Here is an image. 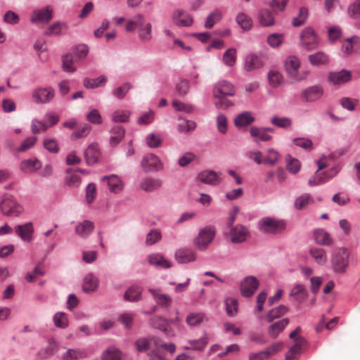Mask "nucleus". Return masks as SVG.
I'll use <instances>...</instances> for the list:
<instances>
[{"label": "nucleus", "instance_id": "8", "mask_svg": "<svg viewBox=\"0 0 360 360\" xmlns=\"http://www.w3.org/2000/svg\"><path fill=\"white\" fill-rule=\"evenodd\" d=\"M143 170L145 172L150 171H161L163 169V164L160 158L152 153L146 154L141 162Z\"/></svg>", "mask_w": 360, "mask_h": 360}, {"label": "nucleus", "instance_id": "11", "mask_svg": "<svg viewBox=\"0 0 360 360\" xmlns=\"http://www.w3.org/2000/svg\"><path fill=\"white\" fill-rule=\"evenodd\" d=\"M53 18V10L50 6L42 9L34 10L32 12L30 21L32 23L49 22Z\"/></svg>", "mask_w": 360, "mask_h": 360}, {"label": "nucleus", "instance_id": "57", "mask_svg": "<svg viewBox=\"0 0 360 360\" xmlns=\"http://www.w3.org/2000/svg\"><path fill=\"white\" fill-rule=\"evenodd\" d=\"M204 317L205 315L202 313H191L187 316L186 322L191 326H195L200 323Z\"/></svg>", "mask_w": 360, "mask_h": 360}, {"label": "nucleus", "instance_id": "23", "mask_svg": "<svg viewBox=\"0 0 360 360\" xmlns=\"http://www.w3.org/2000/svg\"><path fill=\"white\" fill-rule=\"evenodd\" d=\"M68 29V26L66 22L57 21L50 25L46 30L44 31V35L46 36H58L65 34Z\"/></svg>", "mask_w": 360, "mask_h": 360}, {"label": "nucleus", "instance_id": "17", "mask_svg": "<svg viewBox=\"0 0 360 360\" xmlns=\"http://www.w3.org/2000/svg\"><path fill=\"white\" fill-rule=\"evenodd\" d=\"M306 340L302 337H297L295 339L294 345H292L285 354V360H297L301 354L302 349L305 346Z\"/></svg>", "mask_w": 360, "mask_h": 360}, {"label": "nucleus", "instance_id": "64", "mask_svg": "<svg viewBox=\"0 0 360 360\" xmlns=\"http://www.w3.org/2000/svg\"><path fill=\"white\" fill-rule=\"evenodd\" d=\"M348 14L351 18H360V0L355 1L349 6Z\"/></svg>", "mask_w": 360, "mask_h": 360}, {"label": "nucleus", "instance_id": "47", "mask_svg": "<svg viewBox=\"0 0 360 360\" xmlns=\"http://www.w3.org/2000/svg\"><path fill=\"white\" fill-rule=\"evenodd\" d=\"M237 51L235 49H229L223 55L224 63L229 67H232L236 62Z\"/></svg>", "mask_w": 360, "mask_h": 360}, {"label": "nucleus", "instance_id": "29", "mask_svg": "<svg viewBox=\"0 0 360 360\" xmlns=\"http://www.w3.org/2000/svg\"><path fill=\"white\" fill-rule=\"evenodd\" d=\"M103 181H108V185L110 191L115 193H119L123 188L122 181L116 175H111L109 176H105L103 177Z\"/></svg>", "mask_w": 360, "mask_h": 360}, {"label": "nucleus", "instance_id": "61", "mask_svg": "<svg viewBox=\"0 0 360 360\" xmlns=\"http://www.w3.org/2000/svg\"><path fill=\"white\" fill-rule=\"evenodd\" d=\"M226 312L229 316H235L238 311V301L234 298H227L225 301Z\"/></svg>", "mask_w": 360, "mask_h": 360}, {"label": "nucleus", "instance_id": "24", "mask_svg": "<svg viewBox=\"0 0 360 360\" xmlns=\"http://www.w3.org/2000/svg\"><path fill=\"white\" fill-rule=\"evenodd\" d=\"M94 229V224L93 221L84 220L75 226V232L78 236L86 238L92 233Z\"/></svg>", "mask_w": 360, "mask_h": 360}, {"label": "nucleus", "instance_id": "19", "mask_svg": "<svg viewBox=\"0 0 360 360\" xmlns=\"http://www.w3.org/2000/svg\"><path fill=\"white\" fill-rule=\"evenodd\" d=\"M221 174L212 170H205L198 174V179L207 184L218 185L221 181Z\"/></svg>", "mask_w": 360, "mask_h": 360}, {"label": "nucleus", "instance_id": "38", "mask_svg": "<svg viewBox=\"0 0 360 360\" xmlns=\"http://www.w3.org/2000/svg\"><path fill=\"white\" fill-rule=\"evenodd\" d=\"M255 120L250 112H244L239 114L234 120V124L236 127H245L250 124Z\"/></svg>", "mask_w": 360, "mask_h": 360}, {"label": "nucleus", "instance_id": "55", "mask_svg": "<svg viewBox=\"0 0 360 360\" xmlns=\"http://www.w3.org/2000/svg\"><path fill=\"white\" fill-rule=\"evenodd\" d=\"M53 322L56 327L65 328L68 326L67 315L63 312H58L53 316Z\"/></svg>", "mask_w": 360, "mask_h": 360}, {"label": "nucleus", "instance_id": "22", "mask_svg": "<svg viewBox=\"0 0 360 360\" xmlns=\"http://www.w3.org/2000/svg\"><path fill=\"white\" fill-rule=\"evenodd\" d=\"M263 62L262 58L253 53L248 54L245 58L244 70L247 72L254 71L262 68Z\"/></svg>", "mask_w": 360, "mask_h": 360}, {"label": "nucleus", "instance_id": "42", "mask_svg": "<svg viewBox=\"0 0 360 360\" xmlns=\"http://www.w3.org/2000/svg\"><path fill=\"white\" fill-rule=\"evenodd\" d=\"M139 37L140 39L143 41H148L152 38L151 33V25L148 22L146 24H143L142 22L139 29Z\"/></svg>", "mask_w": 360, "mask_h": 360}, {"label": "nucleus", "instance_id": "18", "mask_svg": "<svg viewBox=\"0 0 360 360\" xmlns=\"http://www.w3.org/2000/svg\"><path fill=\"white\" fill-rule=\"evenodd\" d=\"M173 22L177 26L186 27L193 23V18L186 12L183 10L177 9L172 14Z\"/></svg>", "mask_w": 360, "mask_h": 360}, {"label": "nucleus", "instance_id": "63", "mask_svg": "<svg viewBox=\"0 0 360 360\" xmlns=\"http://www.w3.org/2000/svg\"><path fill=\"white\" fill-rule=\"evenodd\" d=\"M37 141V137L34 136H32L27 137L21 143L20 146L18 149V152H25L27 150L32 148Z\"/></svg>", "mask_w": 360, "mask_h": 360}, {"label": "nucleus", "instance_id": "31", "mask_svg": "<svg viewBox=\"0 0 360 360\" xmlns=\"http://www.w3.org/2000/svg\"><path fill=\"white\" fill-rule=\"evenodd\" d=\"M316 242L322 245H330L333 241L330 234L323 229H317L314 232Z\"/></svg>", "mask_w": 360, "mask_h": 360}, {"label": "nucleus", "instance_id": "3", "mask_svg": "<svg viewBox=\"0 0 360 360\" xmlns=\"http://www.w3.org/2000/svg\"><path fill=\"white\" fill-rule=\"evenodd\" d=\"M285 66L288 74L295 82H300L307 78V72H299L300 62L298 58L294 56L288 57Z\"/></svg>", "mask_w": 360, "mask_h": 360}, {"label": "nucleus", "instance_id": "6", "mask_svg": "<svg viewBox=\"0 0 360 360\" xmlns=\"http://www.w3.org/2000/svg\"><path fill=\"white\" fill-rule=\"evenodd\" d=\"M215 233L211 228H205L200 231L194 240L195 247L200 250H205L213 240Z\"/></svg>", "mask_w": 360, "mask_h": 360}, {"label": "nucleus", "instance_id": "41", "mask_svg": "<svg viewBox=\"0 0 360 360\" xmlns=\"http://www.w3.org/2000/svg\"><path fill=\"white\" fill-rule=\"evenodd\" d=\"M87 352L84 349H68L63 356V360H77L79 358H85Z\"/></svg>", "mask_w": 360, "mask_h": 360}, {"label": "nucleus", "instance_id": "39", "mask_svg": "<svg viewBox=\"0 0 360 360\" xmlns=\"http://www.w3.org/2000/svg\"><path fill=\"white\" fill-rule=\"evenodd\" d=\"M309 61L314 65H325L328 63L329 58L323 52H317L309 56Z\"/></svg>", "mask_w": 360, "mask_h": 360}, {"label": "nucleus", "instance_id": "54", "mask_svg": "<svg viewBox=\"0 0 360 360\" xmlns=\"http://www.w3.org/2000/svg\"><path fill=\"white\" fill-rule=\"evenodd\" d=\"M112 135L110 138V143L112 145L117 144L124 135V129L121 126H116L112 130Z\"/></svg>", "mask_w": 360, "mask_h": 360}, {"label": "nucleus", "instance_id": "5", "mask_svg": "<svg viewBox=\"0 0 360 360\" xmlns=\"http://www.w3.org/2000/svg\"><path fill=\"white\" fill-rule=\"evenodd\" d=\"M285 227L283 221L274 218H264L259 222V229L266 233L276 234L281 232Z\"/></svg>", "mask_w": 360, "mask_h": 360}, {"label": "nucleus", "instance_id": "4", "mask_svg": "<svg viewBox=\"0 0 360 360\" xmlns=\"http://www.w3.org/2000/svg\"><path fill=\"white\" fill-rule=\"evenodd\" d=\"M55 96V90L50 86L40 87L34 89L32 94L33 101L37 104L50 103Z\"/></svg>", "mask_w": 360, "mask_h": 360}, {"label": "nucleus", "instance_id": "12", "mask_svg": "<svg viewBox=\"0 0 360 360\" xmlns=\"http://www.w3.org/2000/svg\"><path fill=\"white\" fill-rule=\"evenodd\" d=\"M154 345L155 348L153 349V354H151L152 360H154L155 358H157L159 360H167L166 358L162 354L161 350L165 349L169 352L170 354H173L176 349L174 344L163 343L159 339L154 340Z\"/></svg>", "mask_w": 360, "mask_h": 360}, {"label": "nucleus", "instance_id": "34", "mask_svg": "<svg viewBox=\"0 0 360 360\" xmlns=\"http://www.w3.org/2000/svg\"><path fill=\"white\" fill-rule=\"evenodd\" d=\"M281 158L279 153L274 148H269L264 154V165L266 166L275 165Z\"/></svg>", "mask_w": 360, "mask_h": 360}, {"label": "nucleus", "instance_id": "9", "mask_svg": "<svg viewBox=\"0 0 360 360\" xmlns=\"http://www.w3.org/2000/svg\"><path fill=\"white\" fill-rule=\"evenodd\" d=\"M323 94V87L319 85H315L302 90L300 94V98L304 102H314L320 99Z\"/></svg>", "mask_w": 360, "mask_h": 360}, {"label": "nucleus", "instance_id": "48", "mask_svg": "<svg viewBox=\"0 0 360 360\" xmlns=\"http://www.w3.org/2000/svg\"><path fill=\"white\" fill-rule=\"evenodd\" d=\"M250 133L252 137L257 138L262 141H267L272 139V136L267 134L263 128L256 127H251Z\"/></svg>", "mask_w": 360, "mask_h": 360}, {"label": "nucleus", "instance_id": "52", "mask_svg": "<svg viewBox=\"0 0 360 360\" xmlns=\"http://www.w3.org/2000/svg\"><path fill=\"white\" fill-rule=\"evenodd\" d=\"M326 172L319 173L317 171L315 174L309 179L308 184L310 186L323 184L328 180Z\"/></svg>", "mask_w": 360, "mask_h": 360}, {"label": "nucleus", "instance_id": "37", "mask_svg": "<svg viewBox=\"0 0 360 360\" xmlns=\"http://www.w3.org/2000/svg\"><path fill=\"white\" fill-rule=\"evenodd\" d=\"M309 253L318 264L323 265L326 263L327 255L326 251L323 248H311Z\"/></svg>", "mask_w": 360, "mask_h": 360}, {"label": "nucleus", "instance_id": "51", "mask_svg": "<svg viewBox=\"0 0 360 360\" xmlns=\"http://www.w3.org/2000/svg\"><path fill=\"white\" fill-rule=\"evenodd\" d=\"M269 82L272 87H278L283 82L282 75L276 70L270 71L269 73Z\"/></svg>", "mask_w": 360, "mask_h": 360}, {"label": "nucleus", "instance_id": "14", "mask_svg": "<svg viewBox=\"0 0 360 360\" xmlns=\"http://www.w3.org/2000/svg\"><path fill=\"white\" fill-rule=\"evenodd\" d=\"M150 324L162 330L167 336L173 337L175 335L174 330L169 326V321L161 316H155L150 318Z\"/></svg>", "mask_w": 360, "mask_h": 360}, {"label": "nucleus", "instance_id": "58", "mask_svg": "<svg viewBox=\"0 0 360 360\" xmlns=\"http://www.w3.org/2000/svg\"><path fill=\"white\" fill-rule=\"evenodd\" d=\"M271 123L281 128L287 129L292 124L291 120L288 117L274 116L271 119Z\"/></svg>", "mask_w": 360, "mask_h": 360}, {"label": "nucleus", "instance_id": "40", "mask_svg": "<svg viewBox=\"0 0 360 360\" xmlns=\"http://www.w3.org/2000/svg\"><path fill=\"white\" fill-rule=\"evenodd\" d=\"M288 312V308L284 305H280L277 307L272 309L269 311L266 316L268 322H271L274 319H278Z\"/></svg>", "mask_w": 360, "mask_h": 360}, {"label": "nucleus", "instance_id": "33", "mask_svg": "<svg viewBox=\"0 0 360 360\" xmlns=\"http://www.w3.org/2000/svg\"><path fill=\"white\" fill-rule=\"evenodd\" d=\"M20 169L25 173H33L41 167L37 159L26 160L20 163Z\"/></svg>", "mask_w": 360, "mask_h": 360}, {"label": "nucleus", "instance_id": "44", "mask_svg": "<svg viewBox=\"0 0 360 360\" xmlns=\"http://www.w3.org/2000/svg\"><path fill=\"white\" fill-rule=\"evenodd\" d=\"M106 80V77L104 76H101L96 79L85 78L83 84L87 89H94L104 85Z\"/></svg>", "mask_w": 360, "mask_h": 360}, {"label": "nucleus", "instance_id": "45", "mask_svg": "<svg viewBox=\"0 0 360 360\" xmlns=\"http://www.w3.org/2000/svg\"><path fill=\"white\" fill-rule=\"evenodd\" d=\"M236 22L244 30H249L252 26V19L244 13H240L237 15Z\"/></svg>", "mask_w": 360, "mask_h": 360}, {"label": "nucleus", "instance_id": "28", "mask_svg": "<svg viewBox=\"0 0 360 360\" xmlns=\"http://www.w3.org/2000/svg\"><path fill=\"white\" fill-rule=\"evenodd\" d=\"M289 320L288 318L283 319L278 321L268 328V333L271 338H276L278 335L284 330V328L288 325Z\"/></svg>", "mask_w": 360, "mask_h": 360}, {"label": "nucleus", "instance_id": "2", "mask_svg": "<svg viewBox=\"0 0 360 360\" xmlns=\"http://www.w3.org/2000/svg\"><path fill=\"white\" fill-rule=\"evenodd\" d=\"M1 210L4 215L18 217L23 212L22 206L11 195H5L0 205Z\"/></svg>", "mask_w": 360, "mask_h": 360}, {"label": "nucleus", "instance_id": "26", "mask_svg": "<svg viewBox=\"0 0 360 360\" xmlns=\"http://www.w3.org/2000/svg\"><path fill=\"white\" fill-rule=\"evenodd\" d=\"M149 292L160 307L167 308L171 305L172 300L169 295L162 293L160 290L149 289Z\"/></svg>", "mask_w": 360, "mask_h": 360}, {"label": "nucleus", "instance_id": "27", "mask_svg": "<svg viewBox=\"0 0 360 360\" xmlns=\"http://www.w3.org/2000/svg\"><path fill=\"white\" fill-rule=\"evenodd\" d=\"M101 153L96 144H91L84 152V157L88 165L96 163L100 158Z\"/></svg>", "mask_w": 360, "mask_h": 360}, {"label": "nucleus", "instance_id": "46", "mask_svg": "<svg viewBox=\"0 0 360 360\" xmlns=\"http://www.w3.org/2000/svg\"><path fill=\"white\" fill-rule=\"evenodd\" d=\"M158 340L157 338H152L150 340H148L146 338H140L136 342V347L137 350L139 352H144L148 349H151L152 352L155 348L154 340Z\"/></svg>", "mask_w": 360, "mask_h": 360}, {"label": "nucleus", "instance_id": "59", "mask_svg": "<svg viewBox=\"0 0 360 360\" xmlns=\"http://www.w3.org/2000/svg\"><path fill=\"white\" fill-rule=\"evenodd\" d=\"M161 238V232L159 230L153 229L146 235V243L148 245H152L160 241Z\"/></svg>", "mask_w": 360, "mask_h": 360}, {"label": "nucleus", "instance_id": "25", "mask_svg": "<svg viewBox=\"0 0 360 360\" xmlns=\"http://www.w3.org/2000/svg\"><path fill=\"white\" fill-rule=\"evenodd\" d=\"M16 233L24 241L30 242L34 232L32 223L29 222L23 225H18L15 227Z\"/></svg>", "mask_w": 360, "mask_h": 360}, {"label": "nucleus", "instance_id": "36", "mask_svg": "<svg viewBox=\"0 0 360 360\" xmlns=\"http://www.w3.org/2000/svg\"><path fill=\"white\" fill-rule=\"evenodd\" d=\"M259 22L264 27H269L274 25V17L272 13L267 10H261L259 13Z\"/></svg>", "mask_w": 360, "mask_h": 360}, {"label": "nucleus", "instance_id": "1", "mask_svg": "<svg viewBox=\"0 0 360 360\" xmlns=\"http://www.w3.org/2000/svg\"><path fill=\"white\" fill-rule=\"evenodd\" d=\"M349 251L345 248L337 249L331 258V266L333 270L339 274L346 271L349 265Z\"/></svg>", "mask_w": 360, "mask_h": 360}, {"label": "nucleus", "instance_id": "13", "mask_svg": "<svg viewBox=\"0 0 360 360\" xmlns=\"http://www.w3.org/2000/svg\"><path fill=\"white\" fill-rule=\"evenodd\" d=\"M234 94V86L226 80L219 82L213 89V94L215 98L232 96Z\"/></svg>", "mask_w": 360, "mask_h": 360}, {"label": "nucleus", "instance_id": "43", "mask_svg": "<svg viewBox=\"0 0 360 360\" xmlns=\"http://www.w3.org/2000/svg\"><path fill=\"white\" fill-rule=\"evenodd\" d=\"M141 295V288L137 286H132L124 293V299L129 302H136L140 300Z\"/></svg>", "mask_w": 360, "mask_h": 360}, {"label": "nucleus", "instance_id": "30", "mask_svg": "<svg viewBox=\"0 0 360 360\" xmlns=\"http://www.w3.org/2000/svg\"><path fill=\"white\" fill-rule=\"evenodd\" d=\"M308 295L307 290L302 284L295 285L290 292V296L294 297V299L299 303L304 302Z\"/></svg>", "mask_w": 360, "mask_h": 360}, {"label": "nucleus", "instance_id": "62", "mask_svg": "<svg viewBox=\"0 0 360 360\" xmlns=\"http://www.w3.org/2000/svg\"><path fill=\"white\" fill-rule=\"evenodd\" d=\"M143 18V15L141 13L136 14L133 20H129L126 25V30L127 32H134L136 29V26L140 27L141 24L143 22L142 20Z\"/></svg>", "mask_w": 360, "mask_h": 360}, {"label": "nucleus", "instance_id": "15", "mask_svg": "<svg viewBox=\"0 0 360 360\" xmlns=\"http://www.w3.org/2000/svg\"><path fill=\"white\" fill-rule=\"evenodd\" d=\"M258 286L259 281L255 277L248 276L241 282V293L244 297H250L255 293Z\"/></svg>", "mask_w": 360, "mask_h": 360}, {"label": "nucleus", "instance_id": "21", "mask_svg": "<svg viewBox=\"0 0 360 360\" xmlns=\"http://www.w3.org/2000/svg\"><path fill=\"white\" fill-rule=\"evenodd\" d=\"M162 186V181L160 179L147 177L140 183V188L146 192H153L160 189Z\"/></svg>", "mask_w": 360, "mask_h": 360}, {"label": "nucleus", "instance_id": "35", "mask_svg": "<svg viewBox=\"0 0 360 360\" xmlns=\"http://www.w3.org/2000/svg\"><path fill=\"white\" fill-rule=\"evenodd\" d=\"M148 262L152 265L162 268H169L172 266V263L169 260L165 259L160 254H153L149 255Z\"/></svg>", "mask_w": 360, "mask_h": 360}, {"label": "nucleus", "instance_id": "49", "mask_svg": "<svg viewBox=\"0 0 360 360\" xmlns=\"http://www.w3.org/2000/svg\"><path fill=\"white\" fill-rule=\"evenodd\" d=\"M120 352L115 347L108 348L102 354L101 360H120Z\"/></svg>", "mask_w": 360, "mask_h": 360}, {"label": "nucleus", "instance_id": "10", "mask_svg": "<svg viewBox=\"0 0 360 360\" xmlns=\"http://www.w3.org/2000/svg\"><path fill=\"white\" fill-rule=\"evenodd\" d=\"M229 235L232 243H239L246 240L249 237L250 233L245 226L237 224L230 229Z\"/></svg>", "mask_w": 360, "mask_h": 360}, {"label": "nucleus", "instance_id": "56", "mask_svg": "<svg viewBox=\"0 0 360 360\" xmlns=\"http://www.w3.org/2000/svg\"><path fill=\"white\" fill-rule=\"evenodd\" d=\"M221 18V13L219 11H214L207 18L205 27L207 29L212 28L214 24L219 22Z\"/></svg>", "mask_w": 360, "mask_h": 360}, {"label": "nucleus", "instance_id": "16", "mask_svg": "<svg viewBox=\"0 0 360 360\" xmlns=\"http://www.w3.org/2000/svg\"><path fill=\"white\" fill-rule=\"evenodd\" d=\"M328 81L334 85H340L352 79V73L347 70L339 72H331L328 74Z\"/></svg>", "mask_w": 360, "mask_h": 360}, {"label": "nucleus", "instance_id": "53", "mask_svg": "<svg viewBox=\"0 0 360 360\" xmlns=\"http://www.w3.org/2000/svg\"><path fill=\"white\" fill-rule=\"evenodd\" d=\"M68 176L65 177V182L66 185L70 187H77L81 184L80 177L76 172H71L70 169L67 170Z\"/></svg>", "mask_w": 360, "mask_h": 360}, {"label": "nucleus", "instance_id": "60", "mask_svg": "<svg viewBox=\"0 0 360 360\" xmlns=\"http://www.w3.org/2000/svg\"><path fill=\"white\" fill-rule=\"evenodd\" d=\"M195 122L192 120H184L183 123L178 125V130L179 132H184L191 134L195 129Z\"/></svg>", "mask_w": 360, "mask_h": 360}, {"label": "nucleus", "instance_id": "32", "mask_svg": "<svg viewBox=\"0 0 360 360\" xmlns=\"http://www.w3.org/2000/svg\"><path fill=\"white\" fill-rule=\"evenodd\" d=\"M98 285V278L91 273L88 274L84 278L83 290L84 292L95 291Z\"/></svg>", "mask_w": 360, "mask_h": 360}, {"label": "nucleus", "instance_id": "7", "mask_svg": "<svg viewBox=\"0 0 360 360\" xmlns=\"http://www.w3.org/2000/svg\"><path fill=\"white\" fill-rule=\"evenodd\" d=\"M302 45L308 50H314L317 48L319 38L311 27H306L300 34Z\"/></svg>", "mask_w": 360, "mask_h": 360}, {"label": "nucleus", "instance_id": "50", "mask_svg": "<svg viewBox=\"0 0 360 360\" xmlns=\"http://www.w3.org/2000/svg\"><path fill=\"white\" fill-rule=\"evenodd\" d=\"M146 141L148 147L152 148H158L161 146L162 138L158 134H150L146 138Z\"/></svg>", "mask_w": 360, "mask_h": 360}, {"label": "nucleus", "instance_id": "20", "mask_svg": "<svg viewBox=\"0 0 360 360\" xmlns=\"http://www.w3.org/2000/svg\"><path fill=\"white\" fill-rule=\"evenodd\" d=\"M176 262L179 264H186L193 262L196 259L195 252L189 248H180L174 254Z\"/></svg>", "mask_w": 360, "mask_h": 360}]
</instances>
